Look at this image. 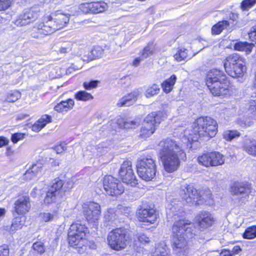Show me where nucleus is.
I'll use <instances>...</instances> for the list:
<instances>
[{"label":"nucleus","instance_id":"obj_1","mask_svg":"<svg viewBox=\"0 0 256 256\" xmlns=\"http://www.w3.org/2000/svg\"><path fill=\"white\" fill-rule=\"evenodd\" d=\"M216 122L209 116L197 118L192 128L186 129L181 139L178 141L170 138L163 140L159 142L158 154L164 170L168 172L177 170L180 158H186L185 148H191L192 142L199 140H209L216 134Z\"/></svg>","mask_w":256,"mask_h":256},{"label":"nucleus","instance_id":"obj_2","mask_svg":"<svg viewBox=\"0 0 256 256\" xmlns=\"http://www.w3.org/2000/svg\"><path fill=\"white\" fill-rule=\"evenodd\" d=\"M195 226L188 220H180L174 224L172 228V246L176 256H186L188 254V242L184 235L190 238L195 232Z\"/></svg>","mask_w":256,"mask_h":256},{"label":"nucleus","instance_id":"obj_3","mask_svg":"<svg viewBox=\"0 0 256 256\" xmlns=\"http://www.w3.org/2000/svg\"><path fill=\"white\" fill-rule=\"evenodd\" d=\"M226 72L233 78L242 77L246 68L244 58L236 54L229 55L224 62Z\"/></svg>","mask_w":256,"mask_h":256},{"label":"nucleus","instance_id":"obj_4","mask_svg":"<svg viewBox=\"0 0 256 256\" xmlns=\"http://www.w3.org/2000/svg\"><path fill=\"white\" fill-rule=\"evenodd\" d=\"M136 168L140 177L146 181L151 180L156 176V171L155 160L150 156L138 160Z\"/></svg>","mask_w":256,"mask_h":256},{"label":"nucleus","instance_id":"obj_5","mask_svg":"<svg viewBox=\"0 0 256 256\" xmlns=\"http://www.w3.org/2000/svg\"><path fill=\"white\" fill-rule=\"evenodd\" d=\"M87 230L84 225L77 222L72 224L68 233L69 244L72 246L82 247L86 242L85 237Z\"/></svg>","mask_w":256,"mask_h":256},{"label":"nucleus","instance_id":"obj_6","mask_svg":"<svg viewBox=\"0 0 256 256\" xmlns=\"http://www.w3.org/2000/svg\"><path fill=\"white\" fill-rule=\"evenodd\" d=\"M128 239L127 230L121 228L112 230L108 236L109 246L112 248L116 250L125 248Z\"/></svg>","mask_w":256,"mask_h":256},{"label":"nucleus","instance_id":"obj_7","mask_svg":"<svg viewBox=\"0 0 256 256\" xmlns=\"http://www.w3.org/2000/svg\"><path fill=\"white\" fill-rule=\"evenodd\" d=\"M162 120V113L160 112H152L148 115L141 128L140 136L142 138L150 136L155 132L156 127Z\"/></svg>","mask_w":256,"mask_h":256},{"label":"nucleus","instance_id":"obj_8","mask_svg":"<svg viewBox=\"0 0 256 256\" xmlns=\"http://www.w3.org/2000/svg\"><path fill=\"white\" fill-rule=\"evenodd\" d=\"M180 195L184 202L190 206L198 204V200H207L204 198V195L200 196L197 190L191 184L182 185L180 190Z\"/></svg>","mask_w":256,"mask_h":256},{"label":"nucleus","instance_id":"obj_9","mask_svg":"<svg viewBox=\"0 0 256 256\" xmlns=\"http://www.w3.org/2000/svg\"><path fill=\"white\" fill-rule=\"evenodd\" d=\"M51 19V16L46 15L43 18L44 22L36 24L33 28L32 33L34 38H41L55 31L52 24L53 22Z\"/></svg>","mask_w":256,"mask_h":256},{"label":"nucleus","instance_id":"obj_10","mask_svg":"<svg viewBox=\"0 0 256 256\" xmlns=\"http://www.w3.org/2000/svg\"><path fill=\"white\" fill-rule=\"evenodd\" d=\"M103 187L106 193L111 196H118L124 192V187L119 180L111 176H104Z\"/></svg>","mask_w":256,"mask_h":256},{"label":"nucleus","instance_id":"obj_11","mask_svg":"<svg viewBox=\"0 0 256 256\" xmlns=\"http://www.w3.org/2000/svg\"><path fill=\"white\" fill-rule=\"evenodd\" d=\"M82 212L90 223H96L99 220L101 208L100 205L94 202H88L82 204Z\"/></svg>","mask_w":256,"mask_h":256},{"label":"nucleus","instance_id":"obj_12","mask_svg":"<svg viewBox=\"0 0 256 256\" xmlns=\"http://www.w3.org/2000/svg\"><path fill=\"white\" fill-rule=\"evenodd\" d=\"M64 181L59 178H55L52 186L46 192L44 198V202L50 204L56 202L59 198H61L64 192H63Z\"/></svg>","mask_w":256,"mask_h":256},{"label":"nucleus","instance_id":"obj_13","mask_svg":"<svg viewBox=\"0 0 256 256\" xmlns=\"http://www.w3.org/2000/svg\"><path fill=\"white\" fill-rule=\"evenodd\" d=\"M166 218L168 222H179L180 220H184L182 218L185 216L186 212L183 209L182 203H176L172 202L168 204L166 208Z\"/></svg>","mask_w":256,"mask_h":256},{"label":"nucleus","instance_id":"obj_14","mask_svg":"<svg viewBox=\"0 0 256 256\" xmlns=\"http://www.w3.org/2000/svg\"><path fill=\"white\" fill-rule=\"evenodd\" d=\"M119 175L123 182L130 184L132 186H136L138 184L136 179L132 168V162L130 161H126L122 164L119 170Z\"/></svg>","mask_w":256,"mask_h":256},{"label":"nucleus","instance_id":"obj_15","mask_svg":"<svg viewBox=\"0 0 256 256\" xmlns=\"http://www.w3.org/2000/svg\"><path fill=\"white\" fill-rule=\"evenodd\" d=\"M211 93L214 96L230 95L232 92V86L228 80L206 84Z\"/></svg>","mask_w":256,"mask_h":256},{"label":"nucleus","instance_id":"obj_16","mask_svg":"<svg viewBox=\"0 0 256 256\" xmlns=\"http://www.w3.org/2000/svg\"><path fill=\"white\" fill-rule=\"evenodd\" d=\"M40 12V8L38 6H33L21 14L15 20L14 24L20 26L28 24L37 19Z\"/></svg>","mask_w":256,"mask_h":256},{"label":"nucleus","instance_id":"obj_17","mask_svg":"<svg viewBox=\"0 0 256 256\" xmlns=\"http://www.w3.org/2000/svg\"><path fill=\"white\" fill-rule=\"evenodd\" d=\"M137 216L140 221L154 224L158 218L155 210L150 206H142L137 210Z\"/></svg>","mask_w":256,"mask_h":256},{"label":"nucleus","instance_id":"obj_18","mask_svg":"<svg viewBox=\"0 0 256 256\" xmlns=\"http://www.w3.org/2000/svg\"><path fill=\"white\" fill-rule=\"evenodd\" d=\"M14 209L18 214H24L28 212L31 208L30 198L28 196H20L14 202Z\"/></svg>","mask_w":256,"mask_h":256},{"label":"nucleus","instance_id":"obj_19","mask_svg":"<svg viewBox=\"0 0 256 256\" xmlns=\"http://www.w3.org/2000/svg\"><path fill=\"white\" fill-rule=\"evenodd\" d=\"M70 16L69 14H63L60 11L52 14L53 16H52L51 20L53 22L52 24L55 31L63 28L68 23Z\"/></svg>","mask_w":256,"mask_h":256},{"label":"nucleus","instance_id":"obj_20","mask_svg":"<svg viewBox=\"0 0 256 256\" xmlns=\"http://www.w3.org/2000/svg\"><path fill=\"white\" fill-rule=\"evenodd\" d=\"M196 220L199 227L204 230L210 226L214 222L212 214L206 211L201 212L196 216Z\"/></svg>","mask_w":256,"mask_h":256},{"label":"nucleus","instance_id":"obj_21","mask_svg":"<svg viewBox=\"0 0 256 256\" xmlns=\"http://www.w3.org/2000/svg\"><path fill=\"white\" fill-rule=\"evenodd\" d=\"M228 80L224 72L216 68L210 70L206 76V84Z\"/></svg>","mask_w":256,"mask_h":256},{"label":"nucleus","instance_id":"obj_22","mask_svg":"<svg viewBox=\"0 0 256 256\" xmlns=\"http://www.w3.org/2000/svg\"><path fill=\"white\" fill-rule=\"evenodd\" d=\"M138 95L139 93L138 91H134L120 98L118 100L116 105L118 107L132 106L136 102Z\"/></svg>","mask_w":256,"mask_h":256},{"label":"nucleus","instance_id":"obj_23","mask_svg":"<svg viewBox=\"0 0 256 256\" xmlns=\"http://www.w3.org/2000/svg\"><path fill=\"white\" fill-rule=\"evenodd\" d=\"M231 192L234 195L248 194L250 192V188L244 183L236 182L231 187Z\"/></svg>","mask_w":256,"mask_h":256},{"label":"nucleus","instance_id":"obj_24","mask_svg":"<svg viewBox=\"0 0 256 256\" xmlns=\"http://www.w3.org/2000/svg\"><path fill=\"white\" fill-rule=\"evenodd\" d=\"M242 148L248 154L256 156V140L250 138L244 140Z\"/></svg>","mask_w":256,"mask_h":256},{"label":"nucleus","instance_id":"obj_25","mask_svg":"<svg viewBox=\"0 0 256 256\" xmlns=\"http://www.w3.org/2000/svg\"><path fill=\"white\" fill-rule=\"evenodd\" d=\"M51 122V116L44 114L32 126V130L34 132H38L44 128L47 124L50 123Z\"/></svg>","mask_w":256,"mask_h":256},{"label":"nucleus","instance_id":"obj_26","mask_svg":"<svg viewBox=\"0 0 256 256\" xmlns=\"http://www.w3.org/2000/svg\"><path fill=\"white\" fill-rule=\"evenodd\" d=\"M74 104V100L72 99L68 98L66 100H62L58 104L54 106V109L58 112H67L69 110H72Z\"/></svg>","mask_w":256,"mask_h":256},{"label":"nucleus","instance_id":"obj_27","mask_svg":"<svg viewBox=\"0 0 256 256\" xmlns=\"http://www.w3.org/2000/svg\"><path fill=\"white\" fill-rule=\"evenodd\" d=\"M23 218L17 216L13 219L10 226H4V229L8 231L10 233L14 232L16 230L21 229L23 226Z\"/></svg>","mask_w":256,"mask_h":256},{"label":"nucleus","instance_id":"obj_28","mask_svg":"<svg viewBox=\"0 0 256 256\" xmlns=\"http://www.w3.org/2000/svg\"><path fill=\"white\" fill-rule=\"evenodd\" d=\"M92 14H96L104 12L108 8L106 3L103 1L91 2Z\"/></svg>","mask_w":256,"mask_h":256},{"label":"nucleus","instance_id":"obj_29","mask_svg":"<svg viewBox=\"0 0 256 256\" xmlns=\"http://www.w3.org/2000/svg\"><path fill=\"white\" fill-rule=\"evenodd\" d=\"M212 158L211 152H208L198 156L197 160L200 164L204 166H213Z\"/></svg>","mask_w":256,"mask_h":256},{"label":"nucleus","instance_id":"obj_30","mask_svg":"<svg viewBox=\"0 0 256 256\" xmlns=\"http://www.w3.org/2000/svg\"><path fill=\"white\" fill-rule=\"evenodd\" d=\"M176 76L172 74L170 78L166 80L162 84V87L164 92L168 93L172 91L176 82Z\"/></svg>","mask_w":256,"mask_h":256},{"label":"nucleus","instance_id":"obj_31","mask_svg":"<svg viewBox=\"0 0 256 256\" xmlns=\"http://www.w3.org/2000/svg\"><path fill=\"white\" fill-rule=\"evenodd\" d=\"M229 25L230 23L228 20L218 22L212 27V34H219L224 30Z\"/></svg>","mask_w":256,"mask_h":256},{"label":"nucleus","instance_id":"obj_32","mask_svg":"<svg viewBox=\"0 0 256 256\" xmlns=\"http://www.w3.org/2000/svg\"><path fill=\"white\" fill-rule=\"evenodd\" d=\"M254 44H250L247 42H239L236 43L234 45V48L236 50L239 51H245L247 54L252 52L254 46Z\"/></svg>","mask_w":256,"mask_h":256},{"label":"nucleus","instance_id":"obj_33","mask_svg":"<svg viewBox=\"0 0 256 256\" xmlns=\"http://www.w3.org/2000/svg\"><path fill=\"white\" fill-rule=\"evenodd\" d=\"M210 152L213 166L222 165L224 163V159L222 154L217 152Z\"/></svg>","mask_w":256,"mask_h":256},{"label":"nucleus","instance_id":"obj_34","mask_svg":"<svg viewBox=\"0 0 256 256\" xmlns=\"http://www.w3.org/2000/svg\"><path fill=\"white\" fill-rule=\"evenodd\" d=\"M160 91V86L156 84H152L148 87L146 90L145 96L146 98H150L159 93Z\"/></svg>","mask_w":256,"mask_h":256},{"label":"nucleus","instance_id":"obj_35","mask_svg":"<svg viewBox=\"0 0 256 256\" xmlns=\"http://www.w3.org/2000/svg\"><path fill=\"white\" fill-rule=\"evenodd\" d=\"M240 136V132L236 130H227L223 133V138L227 141H231Z\"/></svg>","mask_w":256,"mask_h":256},{"label":"nucleus","instance_id":"obj_36","mask_svg":"<svg viewBox=\"0 0 256 256\" xmlns=\"http://www.w3.org/2000/svg\"><path fill=\"white\" fill-rule=\"evenodd\" d=\"M74 98L78 100L87 101L93 98L92 95L84 90H80L74 94Z\"/></svg>","mask_w":256,"mask_h":256},{"label":"nucleus","instance_id":"obj_37","mask_svg":"<svg viewBox=\"0 0 256 256\" xmlns=\"http://www.w3.org/2000/svg\"><path fill=\"white\" fill-rule=\"evenodd\" d=\"M176 60L178 62H180L184 60L188 57V50L185 48L179 49L174 55Z\"/></svg>","mask_w":256,"mask_h":256},{"label":"nucleus","instance_id":"obj_38","mask_svg":"<svg viewBox=\"0 0 256 256\" xmlns=\"http://www.w3.org/2000/svg\"><path fill=\"white\" fill-rule=\"evenodd\" d=\"M32 249L34 252L40 255L43 254L46 250L44 244L42 242H34L32 246Z\"/></svg>","mask_w":256,"mask_h":256},{"label":"nucleus","instance_id":"obj_39","mask_svg":"<svg viewBox=\"0 0 256 256\" xmlns=\"http://www.w3.org/2000/svg\"><path fill=\"white\" fill-rule=\"evenodd\" d=\"M20 97L21 94L19 91L11 90L8 93L6 100L9 102H14L20 99Z\"/></svg>","mask_w":256,"mask_h":256},{"label":"nucleus","instance_id":"obj_40","mask_svg":"<svg viewBox=\"0 0 256 256\" xmlns=\"http://www.w3.org/2000/svg\"><path fill=\"white\" fill-rule=\"evenodd\" d=\"M116 211L114 208H108L104 214V220L106 222L114 221L116 218Z\"/></svg>","mask_w":256,"mask_h":256},{"label":"nucleus","instance_id":"obj_41","mask_svg":"<svg viewBox=\"0 0 256 256\" xmlns=\"http://www.w3.org/2000/svg\"><path fill=\"white\" fill-rule=\"evenodd\" d=\"M154 52V46L152 42L148 43L142 50L141 54L142 58H147L150 54H152Z\"/></svg>","mask_w":256,"mask_h":256},{"label":"nucleus","instance_id":"obj_42","mask_svg":"<svg viewBox=\"0 0 256 256\" xmlns=\"http://www.w3.org/2000/svg\"><path fill=\"white\" fill-rule=\"evenodd\" d=\"M91 54L92 56L90 58V60L99 58L102 56L104 53V50L100 46H96L91 50Z\"/></svg>","mask_w":256,"mask_h":256},{"label":"nucleus","instance_id":"obj_43","mask_svg":"<svg viewBox=\"0 0 256 256\" xmlns=\"http://www.w3.org/2000/svg\"><path fill=\"white\" fill-rule=\"evenodd\" d=\"M244 238L247 239H252L256 237V226L247 228L244 234Z\"/></svg>","mask_w":256,"mask_h":256},{"label":"nucleus","instance_id":"obj_44","mask_svg":"<svg viewBox=\"0 0 256 256\" xmlns=\"http://www.w3.org/2000/svg\"><path fill=\"white\" fill-rule=\"evenodd\" d=\"M40 219L45 222H51L57 218L56 214L48 212H42L40 214Z\"/></svg>","mask_w":256,"mask_h":256},{"label":"nucleus","instance_id":"obj_45","mask_svg":"<svg viewBox=\"0 0 256 256\" xmlns=\"http://www.w3.org/2000/svg\"><path fill=\"white\" fill-rule=\"evenodd\" d=\"M42 162L39 160L33 164L28 169L30 170L32 173H33L35 175H37L38 172L42 170Z\"/></svg>","mask_w":256,"mask_h":256},{"label":"nucleus","instance_id":"obj_46","mask_svg":"<svg viewBox=\"0 0 256 256\" xmlns=\"http://www.w3.org/2000/svg\"><path fill=\"white\" fill-rule=\"evenodd\" d=\"M248 108L251 112L256 114V95H252L248 100Z\"/></svg>","mask_w":256,"mask_h":256},{"label":"nucleus","instance_id":"obj_47","mask_svg":"<svg viewBox=\"0 0 256 256\" xmlns=\"http://www.w3.org/2000/svg\"><path fill=\"white\" fill-rule=\"evenodd\" d=\"M140 124V121L138 119L131 120L127 118L126 122V128H132L138 126Z\"/></svg>","mask_w":256,"mask_h":256},{"label":"nucleus","instance_id":"obj_48","mask_svg":"<svg viewBox=\"0 0 256 256\" xmlns=\"http://www.w3.org/2000/svg\"><path fill=\"white\" fill-rule=\"evenodd\" d=\"M238 124L240 126L246 128L252 124V121L249 118H239L237 120Z\"/></svg>","mask_w":256,"mask_h":256},{"label":"nucleus","instance_id":"obj_49","mask_svg":"<svg viewBox=\"0 0 256 256\" xmlns=\"http://www.w3.org/2000/svg\"><path fill=\"white\" fill-rule=\"evenodd\" d=\"M256 2V0H244L241 3V8L246 10L252 8Z\"/></svg>","mask_w":256,"mask_h":256},{"label":"nucleus","instance_id":"obj_50","mask_svg":"<svg viewBox=\"0 0 256 256\" xmlns=\"http://www.w3.org/2000/svg\"><path fill=\"white\" fill-rule=\"evenodd\" d=\"M79 8L84 14H92L91 2L82 4L80 6Z\"/></svg>","mask_w":256,"mask_h":256},{"label":"nucleus","instance_id":"obj_51","mask_svg":"<svg viewBox=\"0 0 256 256\" xmlns=\"http://www.w3.org/2000/svg\"><path fill=\"white\" fill-rule=\"evenodd\" d=\"M98 81L97 80H92L90 82H84L83 86L86 90H91L96 88L98 86Z\"/></svg>","mask_w":256,"mask_h":256},{"label":"nucleus","instance_id":"obj_52","mask_svg":"<svg viewBox=\"0 0 256 256\" xmlns=\"http://www.w3.org/2000/svg\"><path fill=\"white\" fill-rule=\"evenodd\" d=\"M10 4V0H0V10H4L8 9Z\"/></svg>","mask_w":256,"mask_h":256},{"label":"nucleus","instance_id":"obj_53","mask_svg":"<svg viewBox=\"0 0 256 256\" xmlns=\"http://www.w3.org/2000/svg\"><path fill=\"white\" fill-rule=\"evenodd\" d=\"M127 118L120 116L116 120V124L120 128H126V122Z\"/></svg>","mask_w":256,"mask_h":256},{"label":"nucleus","instance_id":"obj_54","mask_svg":"<svg viewBox=\"0 0 256 256\" xmlns=\"http://www.w3.org/2000/svg\"><path fill=\"white\" fill-rule=\"evenodd\" d=\"M24 134L21 133H16L12 136V140L14 143H16L20 140L22 139Z\"/></svg>","mask_w":256,"mask_h":256},{"label":"nucleus","instance_id":"obj_55","mask_svg":"<svg viewBox=\"0 0 256 256\" xmlns=\"http://www.w3.org/2000/svg\"><path fill=\"white\" fill-rule=\"evenodd\" d=\"M248 36L251 41L256 43V27L252 28L248 33Z\"/></svg>","mask_w":256,"mask_h":256},{"label":"nucleus","instance_id":"obj_56","mask_svg":"<svg viewBox=\"0 0 256 256\" xmlns=\"http://www.w3.org/2000/svg\"><path fill=\"white\" fill-rule=\"evenodd\" d=\"M36 175L32 173L30 170L28 169L23 175V179L26 180H32Z\"/></svg>","mask_w":256,"mask_h":256},{"label":"nucleus","instance_id":"obj_57","mask_svg":"<svg viewBox=\"0 0 256 256\" xmlns=\"http://www.w3.org/2000/svg\"><path fill=\"white\" fill-rule=\"evenodd\" d=\"M138 240L140 242L144 244L148 243L150 241V238L144 234H140L138 236Z\"/></svg>","mask_w":256,"mask_h":256},{"label":"nucleus","instance_id":"obj_58","mask_svg":"<svg viewBox=\"0 0 256 256\" xmlns=\"http://www.w3.org/2000/svg\"><path fill=\"white\" fill-rule=\"evenodd\" d=\"M168 254L166 250L162 248L160 250L159 248H157L152 256H168Z\"/></svg>","mask_w":256,"mask_h":256},{"label":"nucleus","instance_id":"obj_59","mask_svg":"<svg viewBox=\"0 0 256 256\" xmlns=\"http://www.w3.org/2000/svg\"><path fill=\"white\" fill-rule=\"evenodd\" d=\"M73 186V184L72 182L70 180L67 181L66 182H64L63 185V192H65L71 189Z\"/></svg>","mask_w":256,"mask_h":256},{"label":"nucleus","instance_id":"obj_60","mask_svg":"<svg viewBox=\"0 0 256 256\" xmlns=\"http://www.w3.org/2000/svg\"><path fill=\"white\" fill-rule=\"evenodd\" d=\"M9 250L6 246H0V256H8Z\"/></svg>","mask_w":256,"mask_h":256},{"label":"nucleus","instance_id":"obj_61","mask_svg":"<svg viewBox=\"0 0 256 256\" xmlns=\"http://www.w3.org/2000/svg\"><path fill=\"white\" fill-rule=\"evenodd\" d=\"M70 48L69 46H62L59 48L58 53L60 54H66L70 52Z\"/></svg>","mask_w":256,"mask_h":256},{"label":"nucleus","instance_id":"obj_62","mask_svg":"<svg viewBox=\"0 0 256 256\" xmlns=\"http://www.w3.org/2000/svg\"><path fill=\"white\" fill-rule=\"evenodd\" d=\"M8 142V141L5 138L3 137H0V147L6 144Z\"/></svg>","mask_w":256,"mask_h":256},{"label":"nucleus","instance_id":"obj_63","mask_svg":"<svg viewBox=\"0 0 256 256\" xmlns=\"http://www.w3.org/2000/svg\"><path fill=\"white\" fill-rule=\"evenodd\" d=\"M220 256H232L230 252L228 250H224L220 254Z\"/></svg>","mask_w":256,"mask_h":256},{"label":"nucleus","instance_id":"obj_64","mask_svg":"<svg viewBox=\"0 0 256 256\" xmlns=\"http://www.w3.org/2000/svg\"><path fill=\"white\" fill-rule=\"evenodd\" d=\"M142 59V58H136L134 60V62H133V65H134V66H137L139 64H140V60H141Z\"/></svg>","mask_w":256,"mask_h":256}]
</instances>
